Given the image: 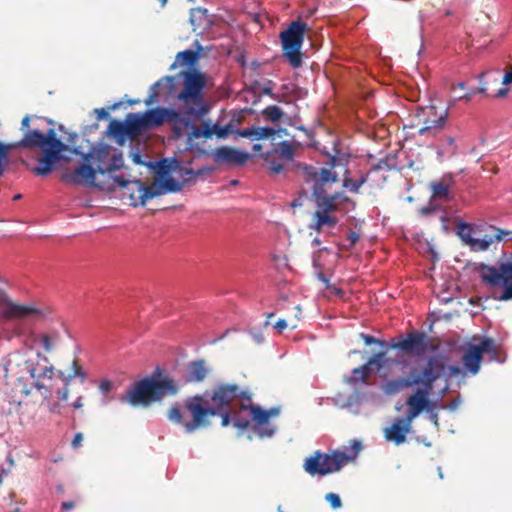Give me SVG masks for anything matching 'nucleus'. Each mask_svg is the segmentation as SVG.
Masks as SVG:
<instances>
[{
  "label": "nucleus",
  "mask_w": 512,
  "mask_h": 512,
  "mask_svg": "<svg viewBox=\"0 0 512 512\" xmlns=\"http://www.w3.org/2000/svg\"><path fill=\"white\" fill-rule=\"evenodd\" d=\"M369 374L368 365H362L361 367L353 369L352 376L348 379V382L351 384L365 382Z\"/></svg>",
  "instance_id": "473e14b6"
},
{
  "label": "nucleus",
  "mask_w": 512,
  "mask_h": 512,
  "mask_svg": "<svg viewBox=\"0 0 512 512\" xmlns=\"http://www.w3.org/2000/svg\"><path fill=\"white\" fill-rule=\"evenodd\" d=\"M502 85L503 86H506L505 88H500L495 96L498 97V98H504L505 96H507L509 90H508V86L512 85V66L509 68V70H507L504 75H503V79H502Z\"/></svg>",
  "instance_id": "72a5a7b5"
},
{
  "label": "nucleus",
  "mask_w": 512,
  "mask_h": 512,
  "mask_svg": "<svg viewBox=\"0 0 512 512\" xmlns=\"http://www.w3.org/2000/svg\"><path fill=\"white\" fill-rule=\"evenodd\" d=\"M108 134L113 137L120 146L124 145L126 140L131 138L125 121L112 120L108 127Z\"/></svg>",
  "instance_id": "393cba45"
},
{
  "label": "nucleus",
  "mask_w": 512,
  "mask_h": 512,
  "mask_svg": "<svg viewBox=\"0 0 512 512\" xmlns=\"http://www.w3.org/2000/svg\"><path fill=\"white\" fill-rule=\"evenodd\" d=\"M325 499L330 503L333 509H338L341 507L342 502L338 494L336 493H328L325 496Z\"/></svg>",
  "instance_id": "ea45409f"
},
{
  "label": "nucleus",
  "mask_w": 512,
  "mask_h": 512,
  "mask_svg": "<svg viewBox=\"0 0 512 512\" xmlns=\"http://www.w3.org/2000/svg\"><path fill=\"white\" fill-rule=\"evenodd\" d=\"M4 368L6 378L22 384L20 391L25 395L30 394L26 381L31 380L30 386L40 391L45 388L43 381L53 376V367L40 352H12L8 355Z\"/></svg>",
  "instance_id": "20e7f679"
},
{
  "label": "nucleus",
  "mask_w": 512,
  "mask_h": 512,
  "mask_svg": "<svg viewBox=\"0 0 512 512\" xmlns=\"http://www.w3.org/2000/svg\"><path fill=\"white\" fill-rule=\"evenodd\" d=\"M272 174L278 175L287 164L294 160V148L288 141H282L271 151L262 155Z\"/></svg>",
  "instance_id": "f8f14e48"
},
{
  "label": "nucleus",
  "mask_w": 512,
  "mask_h": 512,
  "mask_svg": "<svg viewBox=\"0 0 512 512\" xmlns=\"http://www.w3.org/2000/svg\"><path fill=\"white\" fill-rule=\"evenodd\" d=\"M352 458L342 452H335L332 455L316 452L306 459L304 468L312 476L326 475L339 471Z\"/></svg>",
  "instance_id": "9d476101"
},
{
  "label": "nucleus",
  "mask_w": 512,
  "mask_h": 512,
  "mask_svg": "<svg viewBox=\"0 0 512 512\" xmlns=\"http://www.w3.org/2000/svg\"><path fill=\"white\" fill-rule=\"evenodd\" d=\"M477 346L481 350L482 356L483 354H486L490 361L502 362L498 356V349L494 340L490 338H484Z\"/></svg>",
  "instance_id": "c756f323"
},
{
  "label": "nucleus",
  "mask_w": 512,
  "mask_h": 512,
  "mask_svg": "<svg viewBox=\"0 0 512 512\" xmlns=\"http://www.w3.org/2000/svg\"><path fill=\"white\" fill-rule=\"evenodd\" d=\"M459 405H460V399H455L447 405H444V404L439 405V408L448 409L450 411H455Z\"/></svg>",
  "instance_id": "a18cd8bd"
},
{
  "label": "nucleus",
  "mask_w": 512,
  "mask_h": 512,
  "mask_svg": "<svg viewBox=\"0 0 512 512\" xmlns=\"http://www.w3.org/2000/svg\"><path fill=\"white\" fill-rule=\"evenodd\" d=\"M233 423L234 426L239 429H245L249 425V421L247 419H235Z\"/></svg>",
  "instance_id": "de8ad7c7"
},
{
  "label": "nucleus",
  "mask_w": 512,
  "mask_h": 512,
  "mask_svg": "<svg viewBox=\"0 0 512 512\" xmlns=\"http://www.w3.org/2000/svg\"><path fill=\"white\" fill-rule=\"evenodd\" d=\"M481 360V350L477 345H471L462 357L464 368L473 375L478 373Z\"/></svg>",
  "instance_id": "412c9836"
},
{
  "label": "nucleus",
  "mask_w": 512,
  "mask_h": 512,
  "mask_svg": "<svg viewBox=\"0 0 512 512\" xmlns=\"http://www.w3.org/2000/svg\"><path fill=\"white\" fill-rule=\"evenodd\" d=\"M320 244V239L319 238H315L313 241H312V245L314 246H317Z\"/></svg>",
  "instance_id": "e2e57ef3"
},
{
  "label": "nucleus",
  "mask_w": 512,
  "mask_h": 512,
  "mask_svg": "<svg viewBox=\"0 0 512 512\" xmlns=\"http://www.w3.org/2000/svg\"><path fill=\"white\" fill-rule=\"evenodd\" d=\"M209 369L203 360L190 362L187 365L186 381L187 382H201L203 381Z\"/></svg>",
  "instance_id": "4be33fe9"
},
{
  "label": "nucleus",
  "mask_w": 512,
  "mask_h": 512,
  "mask_svg": "<svg viewBox=\"0 0 512 512\" xmlns=\"http://www.w3.org/2000/svg\"><path fill=\"white\" fill-rule=\"evenodd\" d=\"M474 91H470V92H467L465 93L464 95L462 96H459L458 99L461 100V99H465L466 101H470L472 96L474 95Z\"/></svg>",
  "instance_id": "5fc2aeb1"
},
{
  "label": "nucleus",
  "mask_w": 512,
  "mask_h": 512,
  "mask_svg": "<svg viewBox=\"0 0 512 512\" xmlns=\"http://www.w3.org/2000/svg\"><path fill=\"white\" fill-rule=\"evenodd\" d=\"M412 421H408V416L396 419L390 427L384 431L387 441H392L397 445L402 444L407 433L410 432Z\"/></svg>",
  "instance_id": "aec40b11"
},
{
  "label": "nucleus",
  "mask_w": 512,
  "mask_h": 512,
  "mask_svg": "<svg viewBox=\"0 0 512 512\" xmlns=\"http://www.w3.org/2000/svg\"><path fill=\"white\" fill-rule=\"evenodd\" d=\"M420 376L421 368L413 367L408 377L387 381L384 384V391L386 394L391 395L398 393L405 388L414 387L415 385H418Z\"/></svg>",
  "instance_id": "6ab92c4d"
},
{
  "label": "nucleus",
  "mask_w": 512,
  "mask_h": 512,
  "mask_svg": "<svg viewBox=\"0 0 512 512\" xmlns=\"http://www.w3.org/2000/svg\"><path fill=\"white\" fill-rule=\"evenodd\" d=\"M221 415L222 418V426L226 427L230 424L231 417L229 410H223L221 413H218Z\"/></svg>",
  "instance_id": "49530a36"
},
{
  "label": "nucleus",
  "mask_w": 512,
  "mask_h": 512,
  "mask_svg": "<svg viewBox=\"0 0 512 512\" xmlns=\"http://www.w3.org/2000/svg\"><path fill=\"white\" fill-rule=\"evenodd\" d=\"M62 180L68 184L96 187V170L90 164L82 163L74 170H66Z\"/></svg>",
  "instance_id": "2eb2a0df"
},
{
  "label": "nucleus",
  "mask_w": 512,
  "mask_h": 512,
  "mask_svg": "<svg viewBox=\"0 0 512 512\" xmlns=\"http://www.w3.org/2000/svg\"><path fill=\"white\" fill-rule=\"evenodd\" d=\"M57 394H58V398L60 400L65 401L68 399V390L67 389L58 390Z\"/></svg>",
  "instance_id": "3c124183"
},
{
  "label": "nucleus",
  "mask_w": 512,
  "mask_h": 512,
  "mask_svg": "<svg viewBox=\"0 0 512 512\" xmlns=\"http://www.w3.org/2000/svg\"><path fill=\"white\" fill-rule=\"evenodd\" d=\"M190 23L194 32L202 33L210 23L207 10L201 7L192 9L190 11Z\"/></svg>",
  "instance_id": "5701e85b"
},
{
  "label": "nucleus",
  "mask_w": 512,
  "mask_h": 512,
  "mask_svg": "<svg viewBox=\"0 0 512 512\" xmlns=\"http://www.w3.org/2000/svg\"><path fill=\"white\" fill-rule=\"evenodd\" d=\"M339 405H340L341 407L351 408V406H352L351 399H349L346 403L339 404Z\"/></svg>",
  "instance_id": "bf43d9fd"
},
{
  "label": "nucleus",
  "mask_w": 512,
  "mask_h": 512,
  "mask_svg": "<svg viewBox=\"0 0 512 512\" xmlns=\"http://www.w3.org/2000/svg\"><path fill=\"white\" fill-rule=\"evenodd\" d=\"M114 387V384L113 382L109 381V380H101L100 384H99V389L101 390V392H103L104 394L110 392Z\"/></svg>",
  "instance_id": "37998d69"
},
{
  "label": "nucleus",
  "mask_w": 512,
  "mask_h": 512,
  "mask_svg": "<svg viewBox=\"0 0 512 512\" xmlns=\"http://www.w3.org/2000/svg\"><path fill=\"white\" fill-rule=\"evenodd\" d=\"M211 156L217 163H225L236 166L244 165L251 158V154L248 152L240 151L228 146H221L216 148L211 153Z\"/></svg>",
  "instance_id": "f3484780"
},
{
  "label": "nucleus",
  "mask_w": 512,
  "mask_h": 512,
  "mask_svg": "<svg viewBox=\"0 0 512 512\" xmlns=\"http://www.w3.org/2000/svg\"><path fill=\"white\" fill-rule=\"evenodd\" d=\"M74 407L75 408L81 407V403L79 402V400L74 403Z\"/></svg>",
  "instance_id": "774afa93"
},
{
  "label": "nucleus",
  "mask_w": 512,
  "mask_h": 512,
  "mask_svg": "<svg viewBox=\"0 0 512 512\" xmlns=\"http://www.w3.org/2000/svg\"><path fill=\"white\" fill-rule=\"evenodd\" d=\"M183 77V89L178 94V108H154L144 113H129L125 123L128 132L133 138L143 130L158 127L168 123L176 138L187 136V146L192 149L193 142L201 137L211 139L214 135L219 139H225L231 132V125L219 126L210 120L203 121L200 126L193 124L194 120L202 118L209 112L203 90L205 87L204 76L197 71L181 73Z\"/></svg>",
  "instance_id": "f257e3e1"
},
{
  "label": "nucleus",
  "mask_w": 512,
  "mask_h": 512,
  "mask_svg": "<svg viewBox=\"0 0 512 512\" xmlns=\"http://www.w3.org/2000/svg\"><path fill=\"white\" fill-rule=\"evenodd\" d=\"M447 144L450 146H454V138L449 136L446 138Z\"/></svg>",
  "instance_id": "4d7b16f0"
},
{
  "label": "nucleus",
  "mask_w": 512,
  "mask_h": 512,
  "mask_svg": "<svg viewBox=\"0 0 512 512\" xmlns=\"http://www.w3.org/2000/svg\"><path fill=\"white\" fill-rule=\"evenodd\" d=\"M385 353L379 352L374 354L365 365H368V370H371V366H377L378 369L383 367V359H384Z\"/></svg>",
  "instance_id": "4c0bfd02"
},
{
  "label": "nucleus",
  "mask_w": 512,
  "mask_h": 512,
  "mask_svg": "<svg viewBox=\"0 0 512 512\" xmlns=\"http://www.w3.org/2000/svg\"><path fill=\"white\" fill-rule=\"evenodd\" d=\"M307 24L300 19L291 22L279 35L284 56L293 68L302 65L301 47L304 42Z\"/></svg>",
  "instance_id": "1a4fd4ad"
},
{
  "label": "nucleus",
  "mask_w": 512,
  "mask_h": 512,
  "mask_svg": "<svg viewBox=\"0 0 512 512\" xmlns=\"http://www.w3.org/2000/svg\"><path fill=\"white\" fill-rule=\"evenodd\" d=\"M449 369L452 375H458L461 372V369L458 366H451Z\"/></svg>",
  "instance_id": "6e6d98bb"
},
{
  "label": "nucleus",
  "mask_w": 512,
  "mask_h": 512,
  "mask_svg": "<svg viewBox=\"0 0 512 512\" xmlns=\"http://www.w3.org/2000/svg\"><path fill=\"white\" fill-rule=\"evenodd\" d=\"M121 104H122L121 102H117V103L113 104L111 107H109L108 109H105V108L98 109V120L107 118L109 115V110H115L118 107H120Z\"/></svg>",
  "instance_id": "a19ab883"
},
{
  "label": "nucleus",
  "mask_w": 512,
  "mask_h": 512,
  "mask_svg": "<svg viewBox=\"0 0 512 512\" xmlns=\"http://www.w3.org/2000/svg\"><path fill=\"white\" fill-rule=\"evenodd\" d=\"M8 296L6 293L0 289V305H3V307L6 305V302L8 301Z\"/></svg>",
  "instance_id": "864d4df0"
},
{
  "label": "nucleus",
  "mask_w": 512,
  "mask_h": 512,
  "mask_svg": "<svg viewBox=\"0 0 512 512\" xmlns=\"http://www.w3.org/2000/svg\"><path fill=\"white\" fill-rule=\"evenodd\" d=\"M213 171V168L211 167H203L197 170H194L192 168H182L180 170V175L183 178L184 181H191L194 179H197L198 177L206 174L211 173Z\"/></svg>",
  "instance_id": "2f4dec72"
},
{
  "label": "nucleus",
  "mask_w": 512,
  "mask_h": 512,
  "mask_svg": "<svg viewBox=\"0 0 512 512\" xmlns=\"http://www.w3.org/2000/svg\"><path fill=\"white\" fill-rule=\"evenodd\" d=\"M276 133L274 128L271 127H251L239 130L237 134L241 137L249 138L251 140H260L274 136Z\"/></svg>",
  "instance_id": "bb28decb"
},
{
  "label": "nucleus",
  "mask_w": 512,
  "mask_h": 512,
  "mask_svg": "<svg viewBox=\"0 0 512 512\" xmlns=\"http://www.w3.org/2000/svg\"><path fill=\"white\" fill-rule=\"evenodd\" d=\"M160 4H161V7H165L168 0H159Z\"/></svg>",
  "instance_id": "69168bd1"
},
{
  "label": "nucleus",
  "mask_w": 512,
  "mask_h": 512,
  "mask_svg": "<svg viewBox=\"0 0 512 512\" xmlns=\"http://www.w3.org/2000/svg\"><path fill=\"white\" fill-rule=\"evenodd\" d=\"M228 332H229V330H227L222 336H220L219 338L215 339L213 342H216L218 340L223 339L228 334Z\"/></svg>",
  "instance_id": "0e129e2a"
},
{
  "label": "nucleus",
  "mask_w": 512,
  "mask_h": 512,
  "mask_svg": "<svg viewBox=\"0 0 512 512\" xmlns=\"http://www.w3.org/2000/svg\"><path fill=\"white\" fill-rule=\"evenodd\" d=\"M31 121L30 116H25L21 121V129L25 130L23 138L18 142L17 147L28 149H40L41 156L38 159L39 165L32 169L36 176H47L53 169V166L60 160L61 154L68 151L69 146H73V152L79 154L83 159L93 158L96 154V146L91 145L87 152L76 147L78 136L69 134L65 139L57 137L53 128L48 129L46 133H42L38 129H28Z\"/></svg>",
  "instance_id": "7ed1b4c3"
},
{
  "label": "nucleus",
  "mask_w": 512,
  "mask_h": 512,
  "mask_svg": "<svg viewBox=\"0 0 512 512\" xmlns=\"http://www.w3.org/2000/svg\"><path fill=\"white\" fill-rule=\"evenodd\" d=\"M2 315L6 319L35 320L41 318L43 312L34 305L18 304L8 299L2 308Z\"/></svg>",
  "instance_id": "dca6fc26"
},
{
  "label": "nucleus",
  "mask_w": 512,
  "mask_h": 512,
  "mask_svg": "<svg viewBox=\"0 0 512 512\" xmlns=\"http://www.w3.org/2000/svg\"><path fill=\"white\" fill-rule=\"evenodd\" d=\"M360 337L363 339V341L365 342L366 345H371V344H374V343H378L381 346L384 345V343L382 341L377 340L373 336L361 333Z\"/></svg>",
  "instance_id": "c03bdc74"
},
{
  "label": "nucleus",
  "mask_w": 512,
  "mask_h": 512,
  "mask_svg": "<svg viewBox=\"0 0 512 512\" xmlns=\"http://www.w3.org/2000/svg\"><path fill=\"white\" fill-rule=\"evenodd\" d=\"M241 399V406L244 409L250 408L251 416L255 422V431L259 437H271L275 429L269 424L270 417H276L279 414L278 408L263 410L259 406L251 405L250 395L242 391L236 384H220L211 395V406L203 405L202 396H194L185 401V408L192 416L191 421H185L179 406L175 405L168 412V419L183 426L186 433H193L200 427L208 424L207 417L215 416L223 410H228L231 403L236 399Z\"/></svg>",
  "instance_id": "f03ea898"
},
{
  "label": "nucleus",
  "mask_w": 512,
  "mask_h": 512,
  "mask_svg": "<svg viewBox=\"0 0 512 512\" xmlns=\"http://www.w3.org/2000/svg\"><path fill=\"white\" fill-rule=\"evenodd\" d=\"M252 148L254 151H260L262 149V146L260 144H254Z\"/></svg>",
  "instance_id": "680f3d73"
},
{
  "label": "nucleus",
  "mask_w": 512,
  "mask_h": 512,
  "mask_svg": "<svg viewBox=\"0 0 512 512\" xmlns=\"http://www.w3.org/2000/svg\"><path fill=\"white\" fill-rule=\"evenodd\" d=\"M115 183L123 189L122 197L129 200L131 206H143L149 199L160 195L156 189L145 186L141 181H125L120 178H114Z\"/></svg>",
  "instance_id": "9b49d317"
},
{
  "label": "nucleus",
  "mask_w": 512,
  "mask_h": 512,
  "mask_svg": "<svg viewBox=\"0 0 512 512\" xmlns=\"http://www.w3.org/2000/svg\"><path fill=\"white\" fill-rule=\"evenodd\" d=\"M68 377L69 378L80 377L81 380L84 379L85 374L83 373L82 367L78 364L77 360H73L72 367H71V372L68 373Z\"/></svg>",
  "instance_id": "58836bf2"
},
{
  "label": "nucleus",
  "mask_w": 512,
  "mask_h": 512,
  "mask_svg": "<svg viewBox=\"0 0 512 512\" xmlns=\"http://www.w3.org/2000/svg\"><path fill=\"white\" fill-rule=\"evenodd\" d=\"M82 440H83L82 433L75 434V436H74V438L72 440V447L73 448H78L81 445Z\"/></svg>",
  "instance_id": "09e8293b"
},
{
  "label": "nucleus",
  "mask_w": 512,
  "mask_h": 512,
  "mask_svg": "<svg viewBox=\"0 0 512 512\" xmlns=\"http://www.w3.org/2000/svg\"><path fill=\"white\" fill-rule=\"evenodd\" d=\"M198 58L199 53L197 51L191 49L184 50L176 55L175 61L171 64L170 69L173 70L179 66L192 67L196 64Z\"/></svg>",
  "instance_id": "cd10ccee"
},
{
  "label": "nucleus",
  "mask_w": 512,
  "mask_h": 512,
  "mask_svg": "<svg viewBox=\"0 0 512 512\" xmlns=\"http://www.w3.org/2000/svg\"><path fill=\"white\" fill-rule=\"evenodd\" d=\"M448 108L436 105L419 106L413 115L412 126L418 129L421 136L435 137L445 127Z\"/></svg>",
  "instance_id": "6e6552de"
},
{
  "label": "nucleus",
  "mask_w": 512,
  "mask_h": 512,
  "mask_svg": "<svg viewBox=\"0 0 512 512\" xmlns=\"http://www.w3.org/2000/svg\"><path fill=\"white\" fill-rule=\"evenodd\" d=\"M81 205H83L85 207H92V201L91 200H87V201L81 203Z\"/></svg>",
  "instance_id": "052dcab7"
},
{
  "label": "nucleus",
  "mask_w": 512,
  "mask_h": 512,
  "mask_svg": "<svg viewBox=\"0 0 512 512\" xmlns=\"http://www.w3.org/2000/svg\"><path fill=\"white\" fill-rule=\"evenodd\" d=\"M337 222V217L333 214L315 211L313 223L309 227L317 232H321L324 226L334 227Z\"/></svg>",
  "instance_id": "a878e982"
},
{
  "label": "nucleus",
  "mask_w": 512,
  "mask_h": 512,
  "mask_svg": "<svg viewBox=\"0 0 512 512\" xmlns=\"http://www.w3.org/2000/svg\"><path fill=\"white\" fill-rule=\"evenodd\" d=\"M287 327V322L286 320L284 319H279L276 323H275V328L278 330V331H283L285 328Z\"/></svg>",
  "instance_id": "8fccbe9b"
},
{
  "label": "nucleus",
  "mask_w": 512,
  "mask_h": 512,
  "mask_svg": "<svg viewBox=\"0 0 512 512\" xmlns=\"http://www.w3.org/2000/svg\"><path fill=\"white\" fill-rule=\"evenodd\" d=\"M174 80H175L174 77L166 76V77L160 79L159 81L155 82L150 88L149 96L145 101L146 105H151L154 102H156L157 97L159 95V88L161 86L167 85L169 87V89H172L173 85H174Z\"/></svg>",
  "instance_id": "c85d7f7f"
},
{
  "label": "nucleus",
  "mask_w": 512,
  "mask_h": 512,
  "mask_svg": "<svg viewBox=\"0 0 512 512\" xmlns=\"http://www.w3.org/2000/svg\"><path fill=\"white\" fill-rule=\"evenodd\" d=\"M422 346L423 337L415 335H409L399 344L400 349L406 351H419L422 348Z\"/></svg>",
  "instance_id": "7c9ffc66"
},
{
  "label": "nucleus",
  "mask_w": 512,
  "mask_h": 512,
  "mask_svg": "<svg viewBox=\"0 0 512 512\" xmlns=\"http://www.w3.org/2000/svg\"><path fill=\"white\" fill-rule=\"evenodd\" d=\"M177 391L178 387L173 379L149 376L131 385L123 401L132 406L148 407L166 395L176 394Z\"/></svg>",
  "instance_id": "0eeeda50"
},
{
  "label": "nucleus",
  "mask_w": 512,
  "mask_h": 512,
  "mask_svg": "<svg viewBox=\"0 0 512 512\" xmlns=\"http://www.w3.org/2000/svg\"><path fill=\"white\" fill-rule=\"evenodd\" d=\"M11 146L0 142V177L3 175L7 165Z\"/></svg>",
  "instance_id": "c9c22d12"
},
{
  "label": "nucleus",
  "mask_w": 512,
  "mask_h": 512,
  "mask_svg": "<svg viewBox=\"0 0 512 512\" xmlns=\"http://www.w3.org/2000/svg\"><path fill=\"white\" fill-rule=\"evenodd\" d=\"M456 88H459V89H464L465 88V83L464 82H459L457 83L453 89H456Z\"/></svg>",
  "instance_id": "13d9d810"
},
{
  "label": "nucleus",
  "mask_w": 512,
  "mask_h": 512,
  "mask_svg": "<svg viewBox=\"0 0 512 512\" xmlns=\"http://www.w3.org/2000/svg\"><path fill=\"white\" fill-rule=\"evenodd\" d=\"M41 344L45 352L50 353L54 349V344L57 339L56 336H51L49 334H42L40 336Z\"/></svg>",
  "instance_id": "e433bc0d"
},
{
  "label": "nucleus",
  "mask_w": 512,
  "mask_h": 512,
  "mask_svg": "<svg viewBox=\"0 0 512 512\" xmlns=\"http://www.w3.org/2000/svg\"><path fill=\"white\" fill-rule=\"evenodd\" d=\"M368 180V174L359 172L356 178H352L348 169L345 170L342 178V186L352 193H359L361 186Z\"/></svg>",
  "instance_id": "b1692460"
},
{
  "label": "nucleus",
  "mask_w": 512,
  "mask_h": 512,
  "mask_svg": "<svg viewBox=\"0 0 512 512\" xmlns=\"http://www.w3.org/2000/svg\"><path fill=\"white\" fill-rule=\"evenodd\" d=\"M263 114L264 116L267 117V119H269L270 121L272 122H277L280 120V118L282 117L283 115V111L281 110L280 107L276 106V105H271V106H268L266 107L264 110H263Z\"/></svg>",
  "instance_id": "f704fd0d"
},
{
  "label": "nucleus",
  "mask_w": 512,
  "mask_h": 512,
  "mask_svg": "<svg viewBox=\"0 0 512 512\" xmlns=\"http://www.w3.org/2000/svg\"><path fill=\"white\" fill-rule=\"evenodd\" d=\"M98 173H112L123 167L124 160L121 151L115 148L103 146L98 143Z\"/></svg>",
  "instance_id": "4468645a"
},
{
  "label": "nucleus",
  "mask_w": 512,
  "mask_h": 512,
  "mask_svg": "<svg viewBox=\"0 0 512 512\" xmlns=\"http://www.w3.org/2000/svg\"><path fill=\"white\" fill-rule=\"evenodd\" d=\"M178 162L175 160L161 159L157 162L156 173L159 184L156 190L161 194L168 192H178L182 188V184L171 177V173L176 170Z\"/></svg>",
  "instance_id": "ddd939ff"
},
{
  "label": "nucleus",
  "mask_w": 512,
  "mask_h": 512,
  "mask_svg": "<svg viewBox=\"0 0 512 512\" xmlns=\"http://www.w3.org/2000/svg\"><path fill=\"white\" fill-rule=\"evenodd\" d=\"M436 408H439V406L437 405L436 402H434L432 404V406L430 407V410H427L429 412V419L431 420V422L435 425V426H438V413L435 411Z\"/></svg>",
  "instance_id": "79ce46f5"
},
{
  "label": "nucleus",
  "mask_w": 512,
  "mask_h": 512,
  "mask_svg": "<svg viewBox=\"0 0 512 512\" xmlns=\"http://www.w3.org/2000/svg\"><path fill=\"white\" fill-rule=\"evenodd\" d=\"M453 184V178L451 175L444 176L440 181H434L430 184L431 188V199L429 201V209L435 210L438 208L440 202H448L453 196L450 192V187Z\"/></svg>",
  "instance_id": "a211bd4d"
},
{
  "label": "nucleus",
  "mask_w": 512,
  "mask_h": 512,
  "mask_svg": "<svg viewBox=\"0 0 512 512\" xmlns=\"http://www.w3.org/2000/svg\"><path fill=\"white\" fill-rule=\"evenodd\" d=\"M338 158L333 156L330 159V167L315 168L306 164L298 165L297 170L303 180L312 190V196L316 204V211L333 214L339 208L344 195L340 192L328 194L327 189L338 181V175L332 169L337 166Z\"/></svg>",
  "instance_id": "39448f33"
},
{
  "label": "nucleus",
  "mask_w": 512,
  "mask_h": 512,
  "mask_svg": "<svg viewBox=\"0 0 512 512\" xmlns=\"http://www.w3.org/2000/svg\"><path fill=\"white\" fill-rule=\"evenodd\" d=\"M445 364L441 357L432 356L421 367V376L416 391L407 398L408 421H413L423 410H430L434 402L429 400L434 382L444 373Z\"/></svg>",
  "instance_id": "423d86ee"
},
{
  "label": "nucleus",
  "mask_w": 512,
  "mask_h": 512,
  "mask_svg": "<svg viewBox=\"0 0 512 512\" xmlns=\"http://www.w3.org/2000/svg\"><path fill=\"white\" fill-rule=\"evenodd\" d=\"M75 506V503L73 501H67L63 502L61 505L62 510H70L73 509Z\"/></svg>",
  "instance_id": "603ef678"
},
{
  "label": "nucleus",
  "mask_w": 512,
  "mask_h": 512,
  "mask_svg": "<svg viewBox=\"0 0 512 512\" xmlns=\"http://www.w3.org/2000/svg\"><path fill=\"white\" fill-rule=\"evenodd\" d=\"M478 92H480V93H486V87H480V88H478Z\"/></svg>",
  "instance_id": "338daca9"
}]
</instances>
